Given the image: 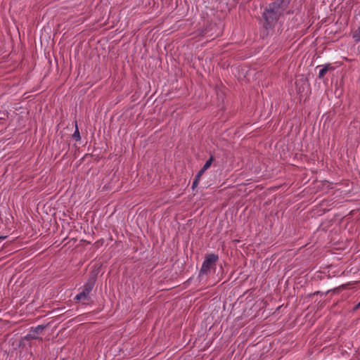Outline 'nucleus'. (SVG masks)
<instances>
[{"mask_svg": "<svg viewBox=\"0 0 360 360\" xmlns=\"http://www.w3.org/2000/svg\"><path fill=\"white\" fill-rule=\"evenodd\" d=\"M289 3V0H276L269 4L262 15L263 26L267 32L275 27L281 16L289 13L287 11Z\"/></svg>", "mask_w": 360, "mask_h": 360, "instance_id": "f257e3e1", "label": "nucleus"}, {"mask_svg": "<svg viewBox=\"0 0 360 360\" xmlns=\"http://www.w3.org/2000/svg\"><path fill=\"white\" fill-rule=\"evenodd\" d=\"M96 277L95 275L91 276L87 281L81 288V291L75 297L76 302L87 304L91 301V292L95 286Z\"/></svg>", "mask_w": 360, "mask_h": 360, "instance_id": "f03ea898", "label": "nucleus"}, {"mask_svg": "<svg viewBox=\"0 0 360 360\" xmlns=\"http://www.w3.org/2000/svg\"><path fill=\"white\" fill-rule=\"evenodd\" d=\"M218 260L219 256L217 254L212 253L205 256L198 274V278L200 281L202 280L204 277L207 276L212 271H215L216 264Z\"/></svg>", "mask_w": 360, "mask_h": 360, "instance_id": "7ed1b4c3", "label": "nucleus"}, {"mask_svg": "<svg viewBox=\"0 0 360 360\" xmlns=\"http://www.w3.org/2000/svg\"><path fill=\"white\" fill-rule=\"evenodd\" d=\"M330 70H333V68L330 64H326L325 65L322 66L319 70V77H323L326 73Z\"/></svg>", "mask_w": 360, "mask_h": 360, "instance_id": "20e7f679", "label": "nucleus"}, {"mask_svg": "<svg viewBox=\"0 0 360 360\" xmlns=\"http://www.w3.org/2000/svg\"><path fill=\"white\" fill-rule=\"evenodd\" d=\"M44 329V326H43L41 325H39L36 328H34V329L33 330H32L31 333L28 335L30 336V338L35 339L37 338L36 336L35 333L37 334L39 332H41Z\"/></svg>", "mask_w": 360, "mask_h": 360, "instance_id": "39448f33", "label": "nucleus"}, {"mask_svg": "<svg viewBox=\"0 0 360 360\" xmlns=\"http://www.w3.org/2000/svg\"><path fill=\"white\" fill-rule=\"evenodd\" d=\"M72 137L74 139H75L77 141H79L80 140V134H79V129H78V127H77V122H75V131L72 135Z\"/></svg>", "mask_w": 360, "mask_h": 360, "instance_id": "423d86ee", "label": "nucleus"}, {"mask_svg": "<svg viewBox=\"0 0 360 360\" xmlns=\"http://www.w3.org/2000/svg\"><path fill=\"white\" fill-rule=\"evenodd\" d=\"M353 39L355 41H360V26L357 28V30L353 33Z\"/></svg>", "mask_w": 360, "mask_h": 360, "instance_id": "0eeeda50", "label": "nucleus"}, {"mask_svg": "<svg viewBox=\"0 0 360 360\" xmlns=\"http://www.w3.org/2000/svg\"><path fill=\"white\" fill-rule=\"evenodd\" d=\"M213 160H214V157L212 155H211L210 158L206 161V162L203 165L202 168H204V169L207 170L211 166Z\"/></svg>", "mask_w": 360, "mask_h": 360, "instance_id": "6e6552de", "label": "nucleus"}, {"mask_svg": "<svg viewBox=\"0 0 360 360\" xmlns=\"http://www.w3.org/2000/svg\"><path fill=\"white\" fill-rule=\"evenodd\" d=\"M206 171V169H204V168H201L200 170L198 172V174H199L200 176H202L204 172Z\"/></svg>", "mask_w": 360, "mask_h": 360, "instance_id": "1a4fd4ad", "label": "nucleus"}, {"mask_svg": "<svg viewBox=\"0 0 360 360\" xmlns=\"http://www.w3.org/2000/svg\"><path fill=\"white\" fill-rule=\"evenodd\" d=\"M198 184V181H196L195 180H194V181L193 182V184H192V188H194L195 187H196Z\"/></svg>", "mask_w": 360, "mask_h": 360, "instance_id": "9d476101", "label": "nucleus"}, {"mask_svg": "<svg viewBox=\"0 0 360 360\" xmlns=\"http://www.w3.org/2000/svg\"><path fill=\"white\" fill-rule=\"evenodd\" d=\"M201 176H200L199 174H196V176H195V180L196 181H200V177H201Z\"/></svg>", "mask_w": 360, "mask_h": 360, "instance_id": "9b49d317", "label": "nucleus"}, {"mask_svg": "<svg viewBox=\"0 0 360 360\" xmlns=\"http://www.w3.org/2000/svg\"><path fill=\"white\" fill-rule=\"evenodd\" d=\"M360 308V302L355 306L354 309Z\"/></svg>", "mask_w": 360, "mask_h": 360, "instance_id": "f8f14e48", "label": "nucleus"}, {"mask_svg": "<svg viewBox=\"0 0 360 360\" xmlns=\"http://www.w3.org/2000/svg\"><path fill=\"white\" fill-rule=\"evenodd\" d=\"M6 238V236H0V240H4Z\"/></svg>", "mask_w": 360, "mask_h": 360, "instance_id": "ddd939ff", "label": "nucleus"}]
</instances>
